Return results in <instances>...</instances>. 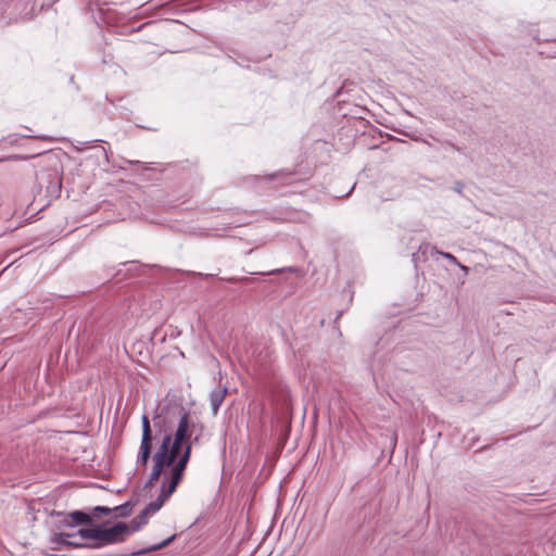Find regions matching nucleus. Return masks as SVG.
I'll return each instance as SVG.
<instances>
[{
    "label": "nucleus",
    "instance_id": "nucleus-1",
    "mask_svg": "<svg viewBox=\"0 0 556 556\" xmlns=\"http://www.w3.org/2000/svg\"><path fill=\"white\" fill-rule=\"evenodd\" d=\"M149 515L142 510L140 515L135 517L129 523L117 522L105 530H87L81 532L88 538L98 539L103 543L116 544L124 542L131 533L138 531L142 526L148 523Z\"/></svg>",
    "mask_w": 556,
    "mask_h": 556
},
{
    "label": "nucleus",
    "instance_id": "nucleus-2",
    "mask_svg": "<svg viewBox=\"0 0 556 556\" xmlns=\"http://www.w3.org/2000/svg\"><path fill=\"white\" fill-rule=\"evenodd\" d=\"M190 459V445L188 444L185 453L178 459L177 464L172 468L168 485L163 483L162 490L157 498L146 506L143 509L148 515L156 513L165 503V501L175 492L178 484L181 482L185 469Z\"/></svg>",
    "mask_w": 556,
    "mask_h": 556
},
{
    "label": "nucleus",
    "instance_id": "nucleus-3",
    "mask_svg": "<svg viewBox=\"0 0 556 556\" xmlns=\"http://www.w3.org/2000/svg\"><path fill=\"white\" fill-rule=\"evenodd\" d=\"M189 437V415L184 413L179 419L174 439L170 437L169 453L179 459L185 453L187 445L191 446V443L187 442Z\"/></svg>",
    "mask_w": 556,
    "mask_h": 556
},
{
    "label": "nucleus",
    "instance_id": "nucleus-4",
    "mask_svg": "<svg viewBox=\"0 0 556 556\" xmlns=\"http://www.w3.org/2000/svg\"><path fill=\"white\" fill-rule=\"evenodd\" d=\"M170 434H165L162 439L161 445L152 457L153 468L152 471L162 475L165 467H173L177 464L178 458L169 453Z\"/></svg>",
    "mask_w": 556,
    "mask_h": 556
},
{
    "label": "nucleus",
    "instance_id": "nucleus-5",
    "mask_svg": "<svg viewBox=\"0 0 556 556\" xmlns=\"http://www.w3.org/2000/svg\"><path fill=\"white\" fill-rule=\"evenodd\" d=\"M87 530H105V528L101 527V526H93L91 528H81L77 532L71 533L68 547L98 549L105 545H110V543H103L98 539L88 538L86 535H83L81 532L87 531Z\"/></svg>",
    "mask_w": 556,
    "mask_h": 556
},
{
    "label": "nucleus",
    "instance_id": "nucleus-6",
    "mask_svg": "<svg viewBox=\"0 0 556 556\" xmlns=\"http://www.w3.org/2000/svg\"><path fill=\"white\" fill-rule=\"evenodd\" d=\"M227 388L225 384H218L210 394V402L212 412L214 415L217 414L220 404L223 403L226 394H227Z\"/></svg>",
    "mask_w": 556,
    "mask_h": 556
},
{
    "label": "nucleus",
    "instance_id": "nucleus-7",
    "mask_svg": "<svg viewBox=\"0 0 556 556\" xmlns=\"http://www.w3.org/2000/svg\"><path fill=\"white\" fill-rule=\"evenodd\" d=\"M68 517L72 519V522L64 520V526H67V527H73L74 525H91L92 523L91 516L81 510L72 511L71 514H68Z\"/></svg>",
    "mask_w": 556,
    "mask_h": 556
},
{
    "label": "nucleus",
    "instance_id": "nucleus-8",
    "mask_svg": "<svg viewBox=\"0 0 556 556\" xmlns=\"http://www.w3.org/2000/svg\"><path fill=\"white\" fill-rule=\"evenodd\" d=\"M151 442H141L139 447V455L137 458V464L146 466L148 464L150 454H151Z\"/></svg>",
    "mask_w": 556,
    "mask_h": 556
},
{
    "label": "nucleus",
    "instance_id": "nucleus-9",
    "mask_svg": "<svg viewBox=\"0 0 556 556\" xmlns=\"http://www.w3.org/2000/svg\"><path fill=\"white\" fill-rule=\"evenodd\" d=\"M70 539L71 533L61 532L55 533L50 541L54 545L53 549H61L62 546H68Z\"/></svg>",
    "mask_w": 556,
    "mask_h": 556
},
{
    "label": "nucleus",
    "instance_id": "nucleus-10",
    "mask_svg": "<svg viewBox=\"0 0 556 556\" xmlns=\"http://www.w3.org/2000/svg\"><path fill=\"white\" fill-rule=\"evenodd\" d=\"M141 442H152V430L150 421L146 415L142 416V438Z\"/></svg>",
    "mask_w": 556,
    "mask_h": 556
},
{
    "label": "nucleus",
    "instance_id": "nucleus-11",
    "mask_svg": "<svg viewBox=\"0 0 556 556\" xmlns=\"http://www.w3.org/2000/svg\"><path fill=\"white\" fill-rule=\"evenodd\" d=\"M131 505L129 502H126L122 505H118L114 508H112V513H116L118 517H128L131 514Z\"/></svg>",
    "mask_w": 556,
    "mask_h": 556
},
{
    "label": "nucleus",
    "instance_id": "nucleus-12",
    "mask_svg": "<svg viewBox=\"0 0 556 556\" xmlns=\"http://www.w3.org/2000/svg\"><path fill=\"white\" fill-rule=\"evenodd\" d=\"M426 249H429L431 254H440L441 256H443L444 258H446L447 261H450L451 263L457 265L458 264V261L457 258L448 253V252H442V251H439L435 247H431L429 244H426L425 245Z\"/></svg>",
    "mask_w": 556,
    "mask_h": 556
},
{
    "label": "nucleus",
    "instance_id": "nucleus-13",
    "mask_svg": "<svg viewBox=\"0 0 556 556\" xmlns=\"http://www.w3.org/2000/svg\"><path fill=\"white\" fill-rule=\"evenodd\" d=\"M160 473L152 471L149 480L146 482L144 488H151L160 479Z\"/></svg>",
    "mask_w": 556,
    "mask_h": 556
},
{
    "label": "nucleus",
    "instance_id": "nucleus-14",
    "mask_svg": "<svg viewBox=\"0 0 556 556\" xmlns=\"http://www.w3.org/2000/svg\"><path fill=\"white\" fill-rule=\"evenodd\" d=\"M160 473L152 471L149 480L146 482L144 488H151L160 479Z\"/></svg>",
    "mask_w": 556,
    "mask_h": 556
},
{
    "label": "nucleus",
    "instance_id": "nucleus-15",
    "mask_svg": "<svg viewBox=\"0 0 556 556\" xmlns=\"http://www.w3.org/2000/svg\"><path fill=\"white\" fill-rule=\"evenodd\" d=\"M206 366L210 368H218L219 363L216 357H214L213 355H208L206 358Z\"/></svg>",
    "mask_w": 556,
    "mask_h": 556
},
{
    "label": "nucleus",
    "instance_id": "nucleus-16",
    "mask_svg": "<svg viewBox=\"0 0 556 556\" xmlns=\"http://www.w3.org/2000/svg\"><path fill=\"white\" fill-rule=\"evenodd\" d=\"M94 513H100L103 515H110L112 513V508L105 507V506H96L93 508Z\"/></svg>",
    "mask_w": 556,
    "mask_h": 556
},
{
    "label": "nucleus",
    "instance_id": "nucleus-17",
    "mask_svg": "<svg viewBox=\"0 0 556 556\" xmlns=\"http://www.w3.org/2000/svg\"><path fill=\"white\" fill-rule=\"evenodd\" d=\"M174 538H175L174 535L168 538L167 540L163 541L162 543L153 546L152 549H160L162 547H165L166 545H168L174 540Z\"/></svg>",
    "mask_w": 556,
    "mask_h": 556
},
{
    "label": "nucleus",
    "instance_id": "nucleus-18",
    "mask_svg": "<svg viewBox=\"0 0 556 556\" xmlns=\"http://www.w3.org/2000/svg\"><path fill=\"white\" fill-rule=\"evenodd\" d=\"M463 188H464V184H463V182L457 181V182L455 184V191H456L458 194H462V192H463Z\"/></svg>",
    "mask_w": 556,
    "mask_h": 556
},
{
    "label": "nucleus",
    "instance_id": "nucleus-19",
    "mask_svg": "<svg viewBox=\"0 0 556 556\" xmlns=\"http://www.w3.org/2000/svg\"><path fill=\"white\" fill-rule=\"evenodd\" d=\"M228 281L232 282V281H237V279L230 278V279H228ZM238 281L248 282V281H250V278L249 277H242V278L238 279Z\"/></svg>",
    "mask_w": 556,
    "mask_h": 556
},
{
    "label": "nucleus",
    "instance_id": "nucleus-20",
    "mask_svg": "<svg viewBox=\"0 0 556 556\" xmlns=\"http://www.w3.org/2000/svg\"><path fill=\"white\" fill-rule=\"evenodd\" d=\"M457 266H459V267H460V269H462V271H464L465 276H467V275H468L469 269H468V267H467V266L462 265L459 262H458Z\"/></svg>",
    "mask_w": 556,
    "mask_h": 556
},
{
    "label": "nucleus",
    "instance_id": "nucleus-21",
    "mask_svg": "<svg viewBox=\"0 0 556 556\" xmlns=\"http://www.w3.org/2000/svg\"><path fill=\"white\" fill-rule=\"evenodd\" d=\"M278 273H282V269L270 270V271H267L265 274L266 275H273V274H278Z\"/></svg>",
    "mask_w": 556,
    "mask_h": 556
},
{
    "label": "nucleus",
    "instance_id": "nucleus-22",
    "mask_svg": "<svg viewBox=\"0 0 556 556\" xmlns=\"http://www.w3.org/2000/svg\"><path fill=\"white\" fill-rule=\"evenodd\" d=\"M447 144H448L450 148H452L455 151H459L460 150L458 147H456L455 144H453L451 142H447Z\"/></svg>",
    "mask_w": 556,
    "mask_h": 556
},
{
    "label": "nucleus",
    "instance_id": "nucleus-23",
    "mask_svg": "<svg viewBox=\"0 0 556 556\" xmlns=\"http://www.w3.org/2000/svg\"><path fill=\"white\" fill-rule=\"evenodd\" d=\"M276 177H277V174H273V175L268 176V179H269V180H273V179H275Z\"/></svg>",
    "mask_w": 556,
    "mask_h": 556
},
{
    "label": "nucleus",
    "instance_id": "nucleus-24",
    "mask_svg": "<svg viewBox=\"0 0 556 556\" xmlns=\"http://www.w3.org/2000/svg\"><path fill=\"white\" fill-rule=\"evenodd\" d=\"M218 375H219L218 380H223L220 372H218Z\"/></svg>",
    "mask_w": 556,
    "mask_h": 556
}]
</instances>
